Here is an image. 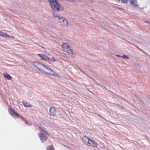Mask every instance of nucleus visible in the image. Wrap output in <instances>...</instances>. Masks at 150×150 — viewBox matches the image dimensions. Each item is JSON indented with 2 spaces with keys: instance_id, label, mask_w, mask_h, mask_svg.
I'll list each match as a JSON object with an SVG mask.
<instances>
[{
  "instance_id": "obj_21",
  "label": "nucleus",
  "mask_w": 150,
  "mask_h": 150,
  "mask_svg": "<svg viewBox=\"0 0 150 150\" xmlns=\"http://www.w3.org/2000/svg\"><path fill=\"white\" fill-rule=\"evenodd\" d=\"M7 38H14V37L13 36H10V37H7Z\"/></svg>"
},
{
  "instance_id": "obj_5",
  "label": "nucleus",
  "mask_w": 150,
  "mask_h": 150,
  "mask_svg": "<svg viewBox=\"0 0 150 150\" xmlns=\"http://www.w3.org/2000/svg\"><path fill=\"white\" fill-rule=\"evenodd\" d=\"M8 112L14 118H18L20 117V115L15 112L12 108H9Z\"/></svg>"
},
{
  "instance_id": "obj_15",
  "label": "nucleus",
  "mask_w": 150,
  "mask_h": 150,
  "mask_svg": "<svg viewBox=\"0 0 150 150\" xmlns=\"http://www.w3.org/2000/svg\"><path fill=\"white\" fill-rule=\"evenodd\" d=\"M46 150H54V148L53 145H51L47 146Z\"/></svg>"
},
{
  "instance_id": "obj_19",
  "label": "nucleus",
  "mask_w": 150,
  "mask_h": 150,
  "mask_svg": "<svg viewBox=\"0 0 150 150\" xmlns=\"http://www.w3.org/2000/svg\"><path fill=\"white\" fill-rule=\"evenodd\" d=\"M122 57L124 58H126L127 59H129V58L128 57L125 55H123Z\"/></svg>"
},
{
  "instance_id": "obj_8",
  "label": "nucleus",
  "mask_w": 150,
  "mask_h": 150,
  "mask_svg": "<svg viewBox=\"0 0 150 150\" xmlns=\"http://www.w3.org/2000/svg\"><path fill=\"white\" fill-rule=\"evenodd\" d=\"M56 110L55 108L54 107H51L50 109V115L53 117L55 116L56 113Z\"/></svg>"
},
{
  "instance_id": "obj_16",
  "label": "nucleus",
  "mask_w": 150,
  "mask_h": 150,
  "mask_svg": "<svg viewBox=\"0 0 150 150\" xmlns=\"http://www.w3.org/2000/svg\"><path fill=\"white\" fill-rule=\"evenodd\" d=\"M47 60L53 62H55L56 61V59L53 58H49V57H48Z\"/></svg>"
},
{
  "instance_id": "obj_1",
  "label": "nucleus",
  "mask_w": 150,
  "mask_h": 150,
  "mask_svg": "<svg viewBox=\"0 0 150 150\" xmlns=\"http://www.w3.org/2000/svg\"><path fill=\"white\" fill-rule=\"evenodd\" d=\"M33 65L42 73H44L58 77H60L53 70L41 62L38 61L35 62L33 63Z\"/></svg>"
},
{
  "instance_id": "obj_17",
  "label": "nucleus",
  "mask_w": 150,
  "mask_h": 150,
  "mask_svg": "<svg viewBox=\"0 0 150 150\" xmlns=\"http://www.w3.org/2000/svg\"><path fill=\"white\" fill-rule=\"evenodd\" d=\"M53 15L55 17L58 18L59 19V18H60L59 15L55 12L53 13Z\"/></svg>"
},
{
  "instance_id": "obj_10",
  "label": "nucleus",
  "mask_w": 150,
  "mask_h": 150,
  "mask_svg": "<svg viewBox=\"0 0 150 150\" xmlns=\"http://www.w3.org/2000/svg\"><path fill=\"white\" fill-rule=\"evenodd\" d=\"M3 76L4 77L8 80H11L12 79L11 76L9 74L6 73H5L3 74Z\"/></svg>"
},
{
  "instance_id": "obj_14",
  "label": "nucleus",
  "mask_w": 150,
  "mask_h": 150,
  "mask_svg": "<svg viewBox=\"0 0 150 150\" xmlns=\"http://www.w3.org/2000/svg\"><path fill=\"white\" fill-rule=\"evenodd\" d=\"M0 36H2L5 38L10 37V36L8 35L7 33H4L1 31H0Z\"/></svg>"
},
{
  "instance_id": "obj_20",
  "label": "nucleus",
  "mask_w": 150,
  "mask_h": 150,
  "mask_svg": "<svg viewBox=\"0 0 150 150\" xmlns=\"http://www.w3.org/2000/svg\"><path fill=\"white\" fill-rule=\"evenodd\" d=\"M146 23H147L148 24H150V21H146L144 22Z\"/></svg>"
},
{
  "instance_id": "obj_7",
  "label": "nucleus",
  "mask_w": 150,
  "mask_h": 150,
  "mask_svg": "<svg viewBox=\"0 0 150 150\" xmlns=\"http://www.w3.org/2000/svg\"><path fill=\"white\" fill-rule=\"evenodd\" d=\"M87 145L88 146L94 147H97L98 146L97 143L95 141L91 139H90L89 141L88 142Z\"/></svg>"
},
{
  "instance_id": "obj_3",
  "label": "nucleus",
  "mask_w": 150,
  "mask_h": 150,
  "mask_svg": "<svg viewBox=\"0 0 150 150\" xmlns=\"http://www.w3.org/2000/svg\"><path fill=\"white\" fill-rule=\"evenodd\" d=\"M39 127L41 132L38 134V135L41 141L42 142H44L47 139V137L46 136H49V134L46 130L40 126H39Z\"/></svg>"
},
{
  "instance_id": "obj_13",
  "label": "nucleus",
  "mask_w": 150,
  "mask_h": 150,
  "mask_svg": "<svg viewBox=\"0 0 150 150\" xmlns=\"http://www.w3.org/2000/svg\"><path fill=\"white\" fill-rule=\"evenodd\" d=\"M22 103L25 107H30L32 106L30 104L28 103L25 100H23Z\"/></svg>"
},
{
  "instance_id": "obj_25",
  "label": "nucleus",
  "mask_w": 150,
  "mask_h": 150,
  "mask_svg": "<svg viewBox=\"0 0 150 150\" xmlns=\"http://www.w3.org/2000/svg\"><path fill=\"white\" fill-rule=\"evenodd\" d=\"M118 57H120V56L119 55H118L117 56Z\"/></svg>"
},
{
  "instance_id": "obj_9",
  "label": "nucleus",
  "mask_w": 150,
  "mask_h": 150,
  "mask_svg": "<svg viewBox=\"0 0 150 150\" xmlns=\"http://www.w3.org/2000/svg\"><path fill=\"white\" fill-rule=\"evenodd\" d=\"M37 55L39 56L42 60L45 61L47 60H48V57L44 54H38Z\"/></svg>"
},
{
  "instance_id": "obj_6",
  "label": "nucleus",
  "mask_w": 150,
  "mask_h": 150,
  "mask_svg": "<svg viewBox=\"0 0 150 150\" xmlns=\"http://www.w3.org/2000/svg\"><path fill=\"white\" fill-rule=\"evenodd\" d=\"M59 22L60 24L63 27H65L67 26L68 23L67 21L65 18L61 17L59 19Z\"/></svg>"
},
{
  "instance_id": "obj_11",
  "label": "nucleus",
  "mask_w": 150,
  "mask_h": 150,
  "mask_svg": "<svg viewBox=\"0 0 150 150\" xmlns=\"http://www.w3.org/2000/svg\"><path fill=\"white\" fill-rule=\"evenodd\" d=\"M130 4H131L134 6L136 7L138 5L137 0H130Z\"/></svg>"
},
{
  "instance_id": "obj_23",
  "label": "nucleus",
  "mask_w": 150,
  "mask_h": 150,
  "mask_svg": "<svg viewBox=\"0 0 150 150\" xmlns=\"http://www.w3.org/2000/svg\"><path fill=\"white\" fill-rule=\"evenodd\" d=\"M98 116H100V117H102L103 118V117H102V116H101L100 115H98Z\"/></svg>"
},
{
  "instance_id": "obj_12",
  "label": "nucleus",
  "mask_w": 150,
  "mask_h": 150,
  "mask_svg": "<svg viewBox=\"0 0 150 150\" xmlns=\"http://www.w3.org/2000/svg\"><path fill=\"white\" fill-rule=\"evenodd\" d=\"M90 139L89 138L85 136H84L82 137L83 141L86 144H87L88 142L89 141Z\"/></svg>"
},
{
  "instance_id": "obj_24",
  "label": "nucleus",
  "mask_w": 150,
  "mask_h": 150,
  "mask_svg": "<svg viewBox=\"0 0 150 150\" xmlns=\"http://www.w3.org/2000/svg\"><path fill=\"white\" fill-rule=\"evenodd\" d=\"M117 1H119L120 0H116Z\"/></svg>"
},
{
  "instance_id": "obj_18",
  "label": "nucleus",
  "mask_w": 150,
  "mask_h": 150,
  "mask_svg": "<svg viewBox=\"0 0 150 150\" xmlns=\"http://www.w3.org/2000/svg\"><path fill=\"white\" fill-rule=\"evenodd\" d=\"M129 0H121V1L124 3L125 4H127L128 3Z\"/></svg>"
},
{
  "instance_id": "obj_2",
  "label": "nucleus",
  "mask_w": 150,
  "mask_h": 150,
  "mask_svg": "<svg viewBox=\"0 0 150 150\" xmlns=\"http://www.w3.org/2000/svg\"><path fill=\"white\" fill-rule=\"evenodd\" d=\"M52 10H56L58 11H62L64 8L61 6L58 2L57 0H49Z\"/></svg>"
},
{
  "instance_id": "obj_22",
  "label": "nucleus",
  "mask_w": 150,
  "mask_h": 150,
  "mask_svg": "<svg viewBox=\"0 0 150 150\" xmlns=\"http://www.w3.org/2000/svg\"><path fill=\"white\" fill-rule=\"evenodd\" d=\"M20 117L23 120H24V118L22 116H20Z\"/></svg>"
},
{
  "instance_id": "obj_4",
  "label": "nucleus",
  "mask_w": 150,
  "mask_h": 150,
  "mask_svg": "<svg viewBox=\"0 0 150 150\" xmlns=\"http://www.w3.org/2000/svg\"><path fill=\"white\" fill-rule=\"evenodd\" d=\"M62 48L64 51L71 54L72 57L75 56L74 54L73 55V51L70 49V46L67 43H63L62 45Z\"/></svg>"
}]
</instances>
